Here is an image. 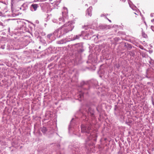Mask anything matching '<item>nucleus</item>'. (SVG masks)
Listing matches in <instances>:
<instances>
[{
  "label": "nucleus",
  "instance_id": "nucleus-1",
  "mask_svg": "<svg viewBox=\"0 0 154 154\" xmlns=\"http://www.w3.org/2000/svg\"><path fill=\"white\" fill-rule=\"evenodd\" d=\"M91 125L85 126L84 125L81 126L82 131L83 132H86L88 133L90 132V130L91 129Z\"/></svg>",
  "mask_w": 154,
  "mask_h": 154
},
{
  "label": "nucleus",
  "instance_id": "nucleus-2",
  "mask_svg": "<svg viewBox=\"0 0 154 154\" xmlns=\"http://www.w3.org/2000/svg\"><path fill=\"white\" fill-rule=\"evenodd\" d=\"M92 9V8L91 7H89L86 11V14L88 16H91V11Z\"/></svg>",
  "mask_w": 154,
  "mask_h": 154
},
{
  "label": "nucleus",
  "instance_id": "nucleus-3",
  "mask_svg": "<svg viewBox=\"0 0 154 154\" xmlns=\"http://www.w3.org/2000/svg\"><path fill=\"white\" fill-rule=\"evenodd\" d=\"M38 7V5L36 4H32L31 5V7H32L34 9V11H36Z\"/></svg>",
  "mask_w": 154,
  "mask_h": 154
},
{
  "label": "nucleus",
  "instance_id": "nucleus-4",
  "mask_svg": "<svg viewBox=\"0 0 154 154\" xmlns=\"http://www.w3.org/2000/svg\"><path fill=\"white\" fill-rule=\"evenodd\" d=\"M91 139H92L93 138H94V139H93L94 140L96 141V138L97 137V136L96 134H92L91 135Z\"/></svg>",
  "mask_w": 154,
  "mask_h": 154
},
{
  "label": "nucleus",
  "instance_id": "nucleus-5",
  "mask_svg": "<svg viewBox=\"0 0 154 154\" xmlns=\"http://www.w3.org/2000/svg\"><path fill=\"white\" fill-rule=\"evenodd\" d=\"M47 130L46 128L45 127H43L42 128V130H41L44 133H45L46 132Z\"/></svg>",
  "mask_w": 154,
  "mask_h": 154
},
{
  "label": "nucleus",
  "instance_id": "nucleus-6",
  "mask_svg": "<svg viewBox=\"0 0 154 154\" xmlns=\"http://www.w3.org/2000/svg\"><path fill=\"white\" fill-rule=\"evenodd\" d=\"M72 30V29H69V30H68L67 31H66V32H69V31H71V30Z\"/></svg>",
  "mask_w": 154,
  "mask_h": 154
},
{
  "label": "nucleus",
  "instance_id": "nucleus-7",
  "mask_svg": "<svg viewBox=\"0 0 154 154\" xmlns=\"http://www.w3.org/2000/svg\"><path fill=\"white\" fill-rule=\"evenodd\" d=\"M143 37L145 38H146L147 37V35H146L144 34L143 35Z\"/></svg>",
  "mask_w": 154,
  "mask_h": 154
},
{
  "label": "nucleus",
  "instance_id": "nucleus-8",
  "mask_svg": "<svg viewBox=\"0 0 154 154\" xmlns=\"http://www.w3.org/2000/svg\"><path fill=\"white\" fill-rule=\"evenodd\" d=\"M51 36V35H47V37H48V38H49Z\"/></svg>",
  "mask_w": 154,
  "mask_h": 154
},
{
  "label": "nucleus",
  "instance_id": "nucleus-9",
  "mask_svg": "<svg viewBox=\"0 0 154 154\" xmlns=\"http://www.w3.org/2000/svg\"><path fill=\"white\" fill-rule=\"evenodd\" d=\"M91 116H93L94 115V114L93 113H91Z\"/></svg>",
  "mask_w": 154,
  "mask_h": 154
},
{
  "label": "nucleus",
  "instance_id": "nucleus-10",
  "mask_svg": "<svg viewBox=\"0 0 154 154\" xmlns=\"http://www.w3.org/2000/svg\"><path fill=\"white\" fill-rule=\"evenodd\" d=\"M18 15V14H17V15H14V14H13V16H16V15Z\"/></svg>",
  "mask_w": 154,
  "mask_h": 154
},
{
  "label": "nucleus",
  "instance_id": "nucleus-11",
  "mask_svg": "<svg viewBox=\"0 0 154 154\" xmlns=\"http://www.w3.org/2000/svg\"><path fill=\"white\" fill-rule=\"evenodd\" d=\"M70 26H69V25H68V28H68L69 27H70Z\"/></svg>",
  "mask_w": 154,
  "mask_h": 154
},
{
  "label": "nucleus",
  "instance_id": "nucleus-12",
  "mask_svg": "<svg viewBox=\"0 0 154 154\" xmlns=\"http://www.w3.org/2000/svg\"><path fill=\"white\" fill-rule=\"evenodd\" d=\"M134 14H137L136 13H134Z\"/></svg>",
  "mask_w": 154,
  "mask_h": 154
}]
</instances>
